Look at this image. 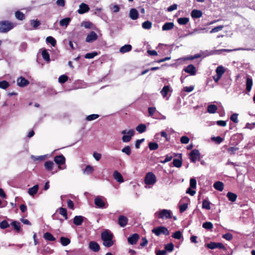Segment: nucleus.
I'll list each match as a JSON object with an SVG mask.
<instances>
[{"label":"nucleus","instance_id":"1","mask_svg":"<svg viewBox=\"0 0 255 255\" xmlns=\"http://www.w3.org/2000/svg\"><path fill=\"white\" fill-rule=\"evenodd\" d=\"M114 237L113 234L110 230H105L103 231L101 233V239L103 246L107 248L113 246L115 243Z\"/></svg>","mask_w":255,"mask_h":255},{"label":"nucleus","instance_id":"2","mask_svg":"<svg viewBox=\"0 0 255 255\" xmlns=\"http://www.w3.org/2000/svg\"><path fill=\"white\" fill-rule=\"evenodd\" d=\"M251 50H252V49H251V48H244L240 47V48H235L234 49H222L212 50V51L205 50L204 51H201V53L202 54V57H205L208 56L213 55V54H220L224 51L230 52H232V51H240V50L249 51Z\"/></svg>","mask_w":255,"mask_h":255},{"label":"nucleus","instance_id":"3","mask_svg":"<svg viewBox=\"0 0 255 255\" xmlns=\"http://www.w3.org/2000/svg\"><path fill=\"white\" fill-rule=\"evenodd\" d=\"M15 24L8 20L0 21V33H7L15 26Z\"/></svg>","mask_w":255,"mask_h":255},{"label":"nucleus","instance_id":"4","mask_svg":"<svg viewBox=\"0 0 255 255\" xmlns=\"http://www.w3.org/2000/svg\"><path fill=\"white\" fill-rule=\"evenodd\" d=\"M172 212L170 210L163 209L155 213L154 215L159 219H167L171 218Z\"/></svg>","mask_w":255,"mask_h":255},{"label":"nucleus","instance_id":"5","mask_svg":"<svg viewBox=\"0 0 255 255\" xmlns=\"http://www.w3.org/2000/svg\"><path fill=\"white\" fill-rule=\"evenodd\" d=\"M121 133L123 134L122 137V141L124 142H128L130 141L132 137L134 134V131L132 129L129 130H123L121 131Z\"/></svg>","mask_w":255,"mask_h":255},{"label":"nucleus","instance_id":"6","mask_svg":"<svg viewBox=\"0 0 255 255\" xmlns=\"http://www.w3.org/2000/svg\"><path fill=\"white\" fill-rule=\"evenodd\" d=\"M156 182L155 175L152 172L146 173L144 178V183L146 185H153Z\"/></svg>","mask_w":255,"mask_h":255},{"label":"nucleus","instance_id":"7","mask_svg":"<svg viewBox=\"0 0 255 255\" xmlns=\"http://www.w3.org/2000/svg\"><path fill=\"white\" fill-rule=\"evenodd\" d=\"M152 232L157 236H159L161 234L164 235H168L169 234L168 229L163 226H159L153 229Z\"/></svg>","mask_w":255,"mask_h":255},{"label":"nucleus","instance_id":"8","mask_svg":"<svg viewBox=\"0 0 255 255\" xmlns=\"http://www.w3.org/2000/svg\"><path fill=\"white\" fill-rule=\"evenodd\" d=\"M104 200H106V199L103 196H98L95 198L94 203L100 209L106 208L108 207V205L106 206Z\"/></svg>","mask_w":255,"mask_h":255},{"label":"nucleus","instance_id":"9","mask_svg":"<svg viewBox=\"0 0 255 255\" xmlns=\"http://www.w3.org/2000/svg\"><path fill=\"white\" fill-rule=\"evenodd\" d=\"M54 161L59 165L58 167L59 169H63L66 168V166H65L64 168H62L61 167V165L64 164L65 162V158L63 155L55 156Z\"/></svg>","mask_w":255,"mask_h":255},{"label":"nucleus","instance_id":"10","mask_svg":"<svg viewBox=\"0 0 255 255\" xmlns=\"http://www.w3.org/2000/svg\"><path fill=\"white\" fill-rule=\"evenodd\" d=\"M98 39V35L94 31L90 32L86 38V41L88 43H91Z\"/></svg>","mask_w":255,"mask_h":255},{"label":"nucleus","instance_id":"11","mask_svg":"<svg viewBox=\"0 0 255 255\" xmlns=\"http://www.w3.org/2000/svg\"><path fill=\"white\" fill-rule=\"evenodd\" d=\"M207 247L211 250L216 248L225 249L224 246L221 243L210 242L207 244Z\"/></svg>","mask_w":255,"mask_h":255},{"label":"nucleus","instance_id":"12","mask_svg":"<svg viewBox=\"0 0 255 255\" xmlns=\"http://www.w3.org/2000/svg\"><path fill=\"white\" fill-rule=\"evenodd\" d=\"M190 159L193 162H195L199 158L200 153L198 150L194 149L190 153Z\"/></svg>","mask_w":255,"mask_h":255},{"label":"nucleus","instance_id":"13","mask_svg":"<svg viewBox=\"0 0 255 255\" xmlns=\"http://www.w3.org/2000/svg\"><path fill=\"white\" fill-rule=\"evenodd\" d=\"M90 8L88 4L85 3H82L79 5V8L78 9L77 12L80 14H84L89 11Z\"/></svg>","mask_w":255,"mask_h":255},{"label":"nucleus","instance_id":"14","mask_svg":"<svg viewBox=\"0 0 255 255\" xmlns=\"http://www.w3.org/2000/svg\"><path fill=\"white\" fill-rule=\"evenodd\" d=\"M29 81L23 77H20L17 79V85L20 87H24L29 84Z\"/></svg>","mask_w":255,"mask_h":255},{"label":"nucleus","instance_id":"15","mask_svg":"<svg viewBox=\"0 0 255 255\" xmlns=\"http://www.w3.org/2000/svg\"><path fill=\"white\" fill-rule=\"evenodd\" d=\"M139 239V236L137 234H134L128 238V241L130 245H135Z\"/></svg>","mask_w":255,"mask_h":255},{"label":"nucleus","instance_id":"16","mask_svg":"<svg viewBox=\"0 0 255 255\" xmlns=\"http://www.w3.org/2000/svg\"><path fill=\"white\" fill-rule=\"evenodd\" d=\"M128 222V218L123 215L120 216L118 219V224L121 227H125Z\"/></svg>","mask_w":255,"mask_h":255},{"label":"nucleus","instance_id":"17","mask_svg":"<svg viewBox=\"0 0 255 255\" xmlns=\"http://www.w3.org/2000/svg\"><path fill=\"white\" fill-rule=\"evenodd\" d=\"M138 11L135 8H131L129 12V16L132 20H136L138 17Z\"/></svg>","mask_w":255,"mask_h":255},{"label":"nucleus","instance_id":"18","mask_svg":"<svg viewBox=\"0 0 255 255\" xmlns=\"http://www.w3.org/2000/svg\"><path fill=\"white\" fill-rule=\"evenodd\" d=\"M114 178L119 183H123L124 180L122 174L117 170H115L113 173Z\"/></svg>","mask_w":255,"mask_h":255},{"label":"nucleus","instance_id":"19","mask_svg":"<svg viewBox=\"0 0 255 255\" xmlns=\"http://www.w3.org/2000/svg\"><path fill=\"white\" fill-rule=\"evenodd\" d=\"M89 248L93 252H97L100 250V246L96 242L92 241L89 243Z\"/></svg>","mask_w":255,"mask_h":255},{"label":"nucleus","instance_id":"20","mask_svg":"<svg viewBox=\"0 0 255 255\" xmlns=\"http://www.w3.org/2000/svg\"><path fill=\"white\" fill-rule=\"evenodd\" d=\"M184 70L186 73H189L191 75H195L196 72L195 67L192 64H190L187 66L184 69Z\"/></svg>","mask_w":255,"mask_h":255},{"label":"nucleus","instance_id":"21","mask_svg":"<svg viewBox=\"0 0 255 255\" xmlns=\"http://www.w3.org/2000/svg\"><path fill=\"white\" fill-rule=\"evenodd\" d=\"M84 221V217L82 216H76L73 219V223L76 226L81 225Z\"/></svg>","mask_w":255,"mask_h":255},{"label":"nucleus","instance_id":"22","mask_svg":"<svg viewBox=\"0 0 255 255\" xmlns=\"http://www.w3.org/2000/svg\"><path fill=\"white\" fill-rule=\"evenodd\" d=\"M191 16L193 18H200L202 16V12L200 10L194 9L191 11Z\"/></svg>","mask_w":255,"mask_h":255},{"label":"nucleus","instance_id":"23","mask_svg":"<svg viewBox=\"0 0 255 255\" xmlns=\"http://www.w3.org/2000/svg\"><path fill=\"white\" fill-rule=\"evenodd\" d=\"M39 189V186L38 185H35L33 186L32 187H31L28 190V193L31 196H34L36 194L38 191Z\"/></svg>","mask_w":255,"mask_h":255},{"label":"nucleus","instance_id":"24","mask_svg":"<svg viewBox=\"0 0 255 255\" xmlns=\"http://www.w3.org/2000/svg\"><path fill=\"white\" fill-rule=\"evenodd\" d=\"M132 47L130 44H126L122 46L120 49V52L122 53L128 52L131 50Z\"/></svg>","mask_w":255,"mask_h":255},{"label":"nucleus","instance_id":"25","mask_svg":"<svg viewBox=\"0 0 255 255\" xmlns=\"http://www.w3.org/2000/svg\"><path fill=\"white\" fill-rule=\"evenodd\" d=\"M217 110V106L214 104H210L207 107V112L210 114L216 113Z\"/></svg>","mask_w":255,"mask_h":255},{"label":"nucleus","instance_id":"26","mask_svg":"<svg viewBox=\"0 0 255 255\" xmlns=\"http://www.w3.org/2000/svg\"><path fill=\"white\" fill-rule=\"evenodd\" d=\"M213 187L215 189L219 191H222L224 189V184L222 182L217 181L214 183Z\"/></svg>","mask_w":255,"mask_h":255},{"label":"nucleus","instance_id":"27","mask_svg":"<svg viewBox=\"0 0 255 255\" xmlns=\"http://www.w3.org/2000/svg\"><path fill=\"white\" fill-rule=\"evenodd\" d=\"M174 27V23L173 22H166L162 27V29L163 31L169 30L172 29Z\"/></svg>","mask_w":255,"mask_h":255},{"label":"nucleus","instance_id":"28","mask_svg":"<svg viewBox=\"0 0 255 255\" xmlns=\"http://www.w3.org/2000/svg\"><path fill=\"white\" fill-rule=\"evenodd\" d=\"M71 20V18L66 17V18L61 19L59 22V24L62 26L67 27L69 25Z\"/></svg>","mask_w":255,"mask_h":255},{"label":"nucleus","instance_id":"29","mask_svg":"<svg viewBox=\"0 0 255 255\" xmlns=\"http://www.w3.org/2000/svg\"><path fill=\"white\" fill-rule=\"evenodd\" d=\"M253 86V80L250 77H248L246 81V89L248 92H250Z\"/></svg>","mask_w":255,"mask_h":255},{"label":"nucleus","instance_id":"30","mask_svg":"<svg viewBox=\"0 0 255 255\" xmlns=\"http://www.w3.org/2000/svg\"><path fill=\"white\" fill-rule=\"evenodd\" d=\"M225 72V69L222 66L217 67L216 69V75L222 77Z\"/></svg>","mask_w":255,"mask_h":255},{"label":"nucleus","instance_id":"31","mask_svg":"<svg viewBox=\"0 0 255 255\" xmlns=\"http://www.w3.org/2000/svg\"><path fill=\"white\" fill-rule=\"evenodd\" d=\"M227 197L229 200L231 202H235L237 198V195L236 194L230 192L227 193Z\"/></svg>","mask_w":255,"mask_h":255},{"label":"nucleus","instance_id":"32","mask_svg":"<svg viewBox=\"0 0 255 255\" xmlns=\"http://www.w3.org/2000/svg\"><path fill=\"white\" fill-rule=\"evenodd\" d=\"M81 26L84 27L85 28H93V24L89 21H83L81 23Z\"/></svg>","mask_w":255,"mask_h":255},{"label":"nucleus","instance_id":"33","mask_svg":"<svg viewBox=\"0 0 255 255\" xmlns=\"http://www.w3.org/2000/svg\"><path fill=\"white\" fill-rule=\"evenodd\" d=\"M146 129V126L143 124H140L136 127V130L140 133L144 132Z\"/></svg>","mask_w":255,"mask_h":255},{"label":"nucleus","instance_id":"34","mask_svg":"<svg viewBox=\"0 0 255 255\" xmlns=\"http://www.w3.org/2000/svg\"><path fill=\"white\" fill-rule=\"evenodd\" d=\"M43 238L45 240L49 241H54L55 240V238L49 232L45 233L43 235Z\"/></svg>","mask_w":255,"mask_h":255},{"label":"nucleus","instance_id":"35","mask_svg":"<svg viewBox=\"0 0 255 255\" xmlns=\"http://www.w3.org/2000/svg\"><path fill=\"white\" fill-rule=\"evenodd\" d=\"M189 19L188 17H180L178 18L177 22L180 25H185L188 23Z\"/></svg>","mask_w":255,"mask_h":255},{"label":"nucleus","instance_id":"36","mask_svg":"<svg viewBox=\"0 0 255 255\" xmlns=\"http://www.w3.org/2000/svg\"><path fill=\"white\" fill-rule=\"evenodd\" d=\"M11 225L17 232H19L20 231V223L19 222L14 221L11 223Z\"/></svg>","mask_w":255,"mask_h":255},{"label":"nucleus","instance_id":"37","mask_svg":"<svg viewBox=\"0 0 255 255\" xmlns=\"http://www.w3.org/2000/svg\"><path fill=\"white\" fill-rule=\"evenodd\" d=\"M42 56L43 58L46 61L49 62L50 61V56L49 54L46 49H44L42 51Z\"/></svg>","mask_w":255,"mask_h":255},{"label":"nucleus","instance_id":"38","mask_svg":"<svg viewBox=\"0 0 255 255\" xmlns=\"http://www.w3.org/2000/svg\"><path fill=\"white\" fill-rule=\"evenodd\" d=\"M53 162L51 161H46L44 164V166L45 168L49 171H51L53 169Z\"/></svg>","mask_w":255,"mask_h":255},{"label":"nucleus","instance_id":"39","mask_svg":"<svg viewBox=\"0 0 255 255\" xmlns=\"http://www.w3.org/2000/svg\"><path fill=\"white\" fill-rule=\"evenodd\" d=\"M46 42L51 44L52 46H55L56 44V40L52 36H48L46 39Z\"/></svg>","mask_w":255,"mask_h":255},{"label":"nucleus","instance_id":"40","mask_svg":"<svg viewBox=\"0 0 255 255\" xmlns=\"http://www.w3.org/2000/svg\"><path fill=\"white\" fill-rule=\"evenodd\" d=\"M169 88L170 87L169 86H165L160 91V93L163 98H165L166 97L167 93L169 91Z\"/></svg>","mask_w":255,"mask_h":255},{"label":"nucleus","instance_id":"41","mask_svg":"<svg viewBox=\"0 0 255 255\" xmlns=\"http://www.w3.org/2000/svg\"><path fill=\"white\" fill-rule=\"evenodd\" d=\"M60 242L63 246H66L70 244V240L67 238L62 237L60 238Z\"/></svg>","mask_w":255,"mask_h":255},{"label":"nucleus","instance_id":"42","mask_svg":"<svg viewBox=\"0 0 255 255\" xmlns=\"http://www.w3.org/2000/svg\"><path fill=\"white\" fill-rule=\"evenodd\" d=\"M151 26L152 23L148 20L144 21L142 23V27L143 29H149L151 28Z\"/></svg>","mask_w":255,"mask_h":255},{"label":"nucleus","instance_id":"43","mask_svg":"<svg viewBox=\"0 0 255 255\" xmlns=\"http://www.w3.org/2000/svg\"><path fill=\"white\" fill-rule=\"evenodd\" d=\"M122 152L127 155H130L131 153V148L129 145L126 146L122 149Z\"/></svg>","mask_w":255,"mask_h":255},{"label":"nucleus","instance_id":"44","mask_svg":"<svg viewBox=\"0 0 255 255\" xmlns=\"http://www.w3.org/2000/svg\"><path fill=\"white\" fill-rule=\"evenodd\" d=\"M210 204L209 201L204 200L202 202V208L207 210H210L211 209Z\"/></svg>","mask_w":255,"mask_h":255},{"label":"nucleus","instance_id":"45","mask_svg":"<svg viewBox=\"0 0 255 255\" xmlns=\"http://www.w3.org/2000/svg\"><path fill=\"white\" fill-rule=\"evenodd\" d=\"M110 8L114 13L119 12L120 9V6L117 4H111Z\"/></svg>","mask_w":255,"mask_h":255},{"label":"nucleus","instance_id":"46","mask_svg":"<svg viewBox=\"0 0 255 255\" xmlns=\"http://www.w3.org/2000/svg\"><path fill=\"white\" fill-rule=\"evenodd\" d=\"M148 147L150 150H154L158 148V144L156 142H150L148 143Z\"/></svg>","mask_w":255,"mask_h":255},{"label":"nucleus","instance_id":"47","mask_svg":"<svg viewBox=\"0 0 255 255\" xmlns=\"http://www.w3.org/2000/svg\"><path fill=\"white\" fill-rule=\"evenodd\" d=\"M202 227L206 229L211 230L213 228V225L211 222H206L203 224Z\"/></svg>","mask_w":255,"mask_h":255},{"label":"nucleus","instance_id":"48","mask_svg":"<svg viewBox=\"0 0 255 255\" xmlns=\"http://www.w3.org/2000/svg\"><path fill=\"white\" fill-rule=\"evenodd\" d=\"M59 213L61 215L63 216L65 219L67 220L68 219L67 210L65 208L62 207L60 208Z\"/></svg>","mask_w":255,"mask_h":255},{"label":"nucleus","instance_id":"49","mask_svg":"<svg viewBox=\"0 0 255 255\" xmlns=\"http://www.w3.org/2000/svg\"><path fill=\"white\" fill-rule=\"evenodd\" d=\"M15 16L16 18L19 20H23L25 18L24 14L19 11H17L15 12Z\"/></svg>","mask_w":255,"mask_h":255},{"label":"nucleus","instance_id":"50","mask_svg":"<svg viewBox=\"0 0 255 255\" xmlns=\"http://www.w3.org/2000/svg\"><path fill=\"white\" fill-rule=\"evenodd\" d=\"M97 55H98V53L97 52L88 53L85 55V58L86 59H92L94 58Z\"/></svg>","mask_w":255,"mask_h":255},{"label":"nucleus","instance_id":"51","mask_svg":"<svg viewBox=\"0 0 255 255\" xmlns=\"http://www.w3.org/2000/svg\"><path fill=\"white\" fill-rule=\"evenodd\" d=\"M99 115L98 114H92L86 117V120L88 121H91L97 119L98 118H99Z\"/></svg>","mask_w":255,"mask_h":255},{"label":"nucleus","instance_id":"52","mask_svg":"<svg viewBox=\"0 0 255 255\" xmlns=\"http://www.w3.org/2000/svg\"><path fill=\"white\" fill-rule=\"evenodd\" d=\"M9 86V84L6 81H2L0 82V88L5 89Z\"/></svg>","mask_w":255,"mask_h":255},{"label":"nucleus","instance_id":"53","mask_svg":"<svg viewBox=\"0 0 255 255\" xmlns=\"http://www.w3.org/2000/svg\"><path fill=\"white\" fill-rule=\"evenodd\" d=\"M9 227V224L6 220H3L0 223V228L1 229H5Z\"/></svg>","mask_w":255,"mask_h":255},{"label":"nucleus","instance_id":"54","mask_svg":"<svg viewBox=\"0 0 255 255\" xmlns=\"http://www.w3.org/2000/svg\"><path fill=\"white\" fill-rule=\"evenodd\" d=\"M173 164L174 166L179 168L182 165V161L178 159H174L173 161Z\"/></svg>","mask_w":255,"mask_h":255},{"label":"nucleus","instance_id":"55","mask_svg":"<svg viewBox=\"0 0 255 255\" xmlns=\"http://www.w3.org/2000/svg\"><path fill=\"white\" fill-rule=\"evenodd\" d=\"M197 182L194 178H191L190 180V187L192 189H195L196 188Z\"/></svg>","mask_w":255,"mask_h":255},{"label":"nucleus","instance_id":"56","mask_svg":"<svg viewBox=\"0 0 255 255\" xmlns=\"http://www.w3.org/2000/svg\"><path fill=\"white\" fill-rule=\"evenodd\" d=\"M68 80V77L65 75H62L59 77L58 81L60 83H64Z\"/></svg>","mask_w":255,"mask_h":255},{"label":"nucleus","instance_id":"57","mask_svg":"<svg viewBox=\"0 0 255 255\" xmlns=\"http://www.w3.org/2000/svg\"><path fill=\"white\" fill-rule=\"evenodd\" d=\"M94 171V169L93 167H92L90 165H87L86 166L85 170H84V173L89 174L93 172Z\"/></svg>","mask_w":255,"mask_h":255},{"label":"nucleus","instance_id":"58","mask_svg":"<svg viewBox=\"0 0 255 255\" xmlns=\"http://www.w3.org/2000/svg\"><path fill=\"white\" fill-rule=\"evenodd\" d=\"M30 23L33 26L34 28H36L39 25H40V22L37 20H31L30 21Z\"/></svg>","mask_w":255,"mask_h":255},{"label":"nucleus","instance_id":"59","mask_svg":"<svg viewBox=\"0 0 255 255\" xmlns=\"http://www.w3.org/2000/svg\"><path fill=\"white\" fill-rule=\"evenodd\" d=\"M223 27H224L223 25H220V26L215 27L213 28V29H212V30L210 31V32L211 33H213L218 32V31L221 30L223 28Z\"/></svg>","mask_w":255,"mask_h":255},{"label":"nucleus","instance_id":"60","mask_svg":"<svg viewBox=\"0 0 255 255\" xmlns=\"http://www.w3.org/2000/svg\"><path fill=\"white\" fill-rule=\"evenodd\" d=\"M181 236H182V234H181V232L179 231H176L175 233H174L173 234V235H172V237L173 238L176 239H180L181 238Z\"/></svg>","mask_w":255,"mask_h":255},{"label":"nucleus","instance_id":"61","mask_svg":"<svg viewBox=\"0 0 255 255\" xmlns=\"http://www.w3.org/2000/svg\"><path fill=\"white\" fill-rule=\"evenodd\" d=\"M238 114H233L231 118L230 119L232 121H233L235 123H238L239 122V120L238 119Z\"/></svg>","mask_w":255,"mask_h":255},{"label":"nucleus","instance_id":"62","mask_svg":"<svg viewBox=\"0 0 255 255\" xmlns=\"http://www.w3.org/2000/svg\"><path fill=\"white\" fill-rule=\"evenodd\" d=\"M172 158H173V156L172 155L167 154L165 156V158L164 160L163 161H161V162L162 163H165L167 162L171 161L172 160Z\"/></svg>","mask_w":255,"mask_h":255},{"label":"nucleus","instance_id":"63","mask_svg":"<svg viewBox=\"0 0 255 255\" xmlns=\"http://www.w3.org/2000/svg\"><path fill=\"white\" fill-rule=\"evenodd\" d=\"M237 150H238V148L237 147H230L228 149V152L230 154H234Z\"/></svg>","mask_w":255,"mask_h":255},{"label":"nucleus","instance_id":"64","mask_svg":"<svg viewBox=\"0 0 255 255\" xmlns=\"http://www.w3.org/2000/svg\"><path fill=\"white\" fill-rule=\"evenodd\" d=\"M180 141L182 143L187 144L189 141V138L186 136H183L180 138Z\"/></svg>","mask_w":255,"mask_h":255}]
</instances>
